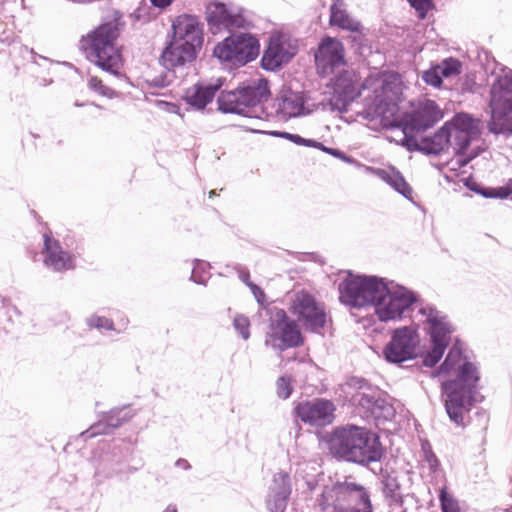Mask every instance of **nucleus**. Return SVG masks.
<instances>
[{
    "label": "nucleus",
    "mask_w": 512,
    "mask_h": 512,
    "mask_svg": "<svg viewBox=\"0 0 512 512\" xmlns=\"http://www.w3.org/2000/svg\"><path fill=\"white\" fill-rule=\"evenodd\" d=\"M289 311L309 333L323 336V331L328 325L333 327V319L327 312L326 304L306 289L295 293Z\"/></svg>",
    "instance_id": "8"
},
{
    "label": "nucleus",
    "mask_w": 512,
    "mask_h": 512,
    "mask_svg": "<svg viewBox=\"0 0 512 512\" xmlns=\"http://www.w3.org/2000/svg\"><path fill=\"white\" fill-rule=\"evenodd\" d=\"M351 476L344 481H336L332 484L335 500L332 503H349L355 501L357 505H365L366 508L374 507L368 489L357 482L349 481Z\"/></svg>",
    "instance_id": "22"
},
{
    "label": "nucleus",
    "mask_w": 512,
    "mask_h": 512,
    "mask_svg": "<svg viewBox=\"0 0 512 512\" xmlns=\"http://www.w3.org/2000/svg\"><path fill=\"white\" fill-rule=\"evenodd\" d=\"M128 419V406L114 407L108 412L101 414L98 421L93 423L88 429L79 435L84 441L94 438L98 435L109 434L114 429L120 427Z\"/></svg>",
    "instance_id": "23"
},
{
    "label": "nucleus",
    "mask_w": 512,
    "mask_h": 512,
    "mask_svg": "<svg viewBox=\"0 0 512 512\" xmlns=\"http://www.w3.org/2000/svg\"><path fill=\"white\" fill-rule=\"evenodd\" d=\"M438 70L444 79L459 76L463 70V63L454 56H449L437 63Z\"/></svg>",
    "instance_id": "38"
},
{
    "label": "nucleus",
    "mask_w": 512,
    "mask_h": 512,
    "mask_svg": "<svg viewBox=\"0 0 512 512\" xmlns=\"http://www.w3.org/2000/svg\"><path fill=\"white\" fill-rule=\"evenodd\" d=\"M224 86H228V80L226 77H217L206 80V88L213 99H215L217 93L219 94L220 91L224 90Z\"/></svg>",
    "instance_id": "60"
},
{
    "label": "nucleus",
    "mask_w": 512,
    "mask_h": 512,
    "mask_svg": "<svg viewBox=\"0 0 512 512\" xmlns=\"http://www.w3.org/2000/svg\"><path fill=\"white\" fill-rule=\"evenodd\" d=\"M365 287L362 309L374 308L380 322L402 321L424 302L417 291L378 275L367 274Z\"/></svg>",
    "instance_id": "4"
},
{
    "label": "nucleus",
    "mask_w": 512,
    "mask_h": 512,
    "mask_svg": "<svg viewBox=\"0 0 512 512\" xmlns=\"http://www.w3.org/2000/svg\"><path fill=\"white\" fill-rule=\"evenodd\" d=\"M336 405L331 399L314 397L302 401H294L292 418L297 434L301 431L300 423L316 428H324L335 420Z\"/></svg>",
    "instance_id": "13"
},
{
    "label": "nucleus",
    "mask_w": 512,
    "mask_h": 512,
    "mask_svg": "<svg viewBox=\"0 0 512 512\" xmlns=\"http://www.w3.org/2000/svg\"><path fill=\"white\" fill-rule=\"evenodd\" d=\"M160 13L161 12L158 8H154L151 3L150 6H148L144 1H142L134 12L130 13V18H134L142 23H148L156 19Z\"/></svg>",
    "instance_id": "43"
},
{
    "label": "nucleus",
    "mask_w": 512,
    "mask_h": 512,
    "mask_svg": "<svg viewBox=\"0 0 512 512\" xmlns=\"http://www.w3.org/2000/svg\"><path fill=\"white\" fill-rule=\"evenodd\" d=\"M415 133H407L404 134L403 138L397 142L398 145L404 147L408 152H418L422 154L423 145H421V140L418 141Z\"/></svg>",
    "instance_id": "56"
},
{
    "label": "nucleus",
    "mask_w": 512,
    "mask_h": 512,
    "mask_svg": "<svg viewBox=\"0 0 512 512\" xmlns=\"http://www.w3.org/2000/svg\"><path fill=\"white\" fill-rule=\"evenodd\" d=\"M128 468V464L125 461L123 456H119L116 452L112 454H106L99 466L95 471V477L98 481H102V478H113L115 476H120L125 473Z\"/></svg>",
    "instance_id": "31"
},
{
    "label": "nucleus",
    "mask_w": 512,
    "mask_h": 512,
    "mask_svg": "<svg viewBox=\"0 0 512 512\" xmlns=\"http://www.w3.org/2000/svg\"><path fill=\"white\" fill-rule=\"evenodd\" d=\"M309 100L310 96L307 91H294L290 85L284 83L275 97V101L277 102L275 114L281 116L286 121L292 118L306 116L310 113L305 108Z\"/></svg>",
    "instance_id": "19"
},
{
    "label": "nucleus",
    "mask_w": 512,
    "mask_h": 512,
    "mask_svg": "<svg viewBox=\"0 0 512 512\" xmlns=\"http://www.w3.org/2000/svg\"><path fill=\"white\" fill-rule=\"evenodd\" d=\"M210 264L204 260L194 259L190 281L197 285L206 286L209 279Z\"/></svg>",
    "instance_id": "40"
},
{
    "label": "nucleus",
    "mask_w": 512,
    "mask_h": 512,
    "mask_svg": "<svg viewBox=\"0 0 512 512\" xmlns=\"http://www.w3.org/2000/svg\"><path fill=\"white\" fill-rule=\"evenodd\" d=\"M386 74L387 79L364 99V109L358 116L370 122L379 119L383 129L393 131L389 126L398 124L394 115L400 112L399 105L404 100L402 77L397 71H387Z\"/></svg>",
    "instance_id": "6"
},
{
    "label": "nucleus",
    "mask_w": 512,
    "mask_h": 512,
    "mask_svg": "<svg viewBox=\"0 0 512 512\" xmlns=\"http://www.w3.org/2000/svg\"><path fill=\"white\" fill-rule=\"evenodd\" d=\"M410 7L413 8L420 20L427 17L428 12L435 7L433 0H407Z\"/></svg>",
    "instance_id": "53"
},
{
    "label": "nucleus",
    "mask_w": 512,
    "mask_h": 512,
    "mask_svg": "<svg viewBox=\"0 0 512 512\" xmlns=\"http://www.w3.org/2000/svg\"><path fill=\"white\" fill-rule=\"evenodd\" d=\"M242 99L243 95L238 89V85L232 89L222 90L216 99L217 110L222 114H235L247 117V109H245Z\"/></svg>",
    "instance_id": "29"
},
{
    "label": "nucleus",
    "mask_w": 512,
    "mask_h": 512,
    "mask_svg": "<svg viewBox=\"0 0 512 512\" xmlns=\"http://www.w3.org/2000/svg\"><path fill=\"white\" fill-rule=\"evenodd\" d=\"M335 500L334 491L332 490V485H324L322 492L318 496L316 502L321 511H326L330 506L332 507V502Z\"/></svg>",
    "instance_id": "58"
},
{
    "label": "nucleus",
    "mask_w": 512,
    "mask_h": 512,
    "mask_svg": "<svg viewBox=\"0 0 512 512\" xmlns=\"http://www.w3.org/2000/svg\"><path fill=\"white\" fill-rule=\"evenodd\" d=\"M421 453L423 460L428 464L430 472L437 473L441 469V462L428 439L421 440Z\"/></svg>",
    "instance_id": "41"
},
{
    "label": "nucleus",
    "mask_w": 512,
    "mask_h": 512,
    "mask_svg": "<svg viewBox=\"0 0 512 512\" xmlns=\"http://www.w3.org/2000/svg\"><path fill=\"white\" fill-rule=\"evenodd\" d=\"M361 23L353 18L346 8L344 0H333L329 8V26L348 31L349 26Z\"/></svg>",
    "instance_id": "32"
},
{
    "label": "nucleus",
    "mask_w": 512,
    "mask_h": 512,
    "mask_svg": "<svg viewBox=\"0 0 512 512\" xmlns=\"http://www.w3.org/2000/svg\"><path fill=\"white\" fill-rule=\"evenodd\" d=\"M448 359L444 358V360L433 370L430 371L431 378H439V380L449 379L450 373V363Z\"/></svg>",
    "instance_id": "63"
},
{
    "label": "nucleus",
    "mask_w": 512,
    "mask_h": 512,
    "mask_svg": "<svg viewBox=\"0 0 512 512\" xmlns=\"http://www.w3.org/2000/svg\"><path fill=\"white\" fill-rule=\"evenodd\" d=\"M248 288L253 294L259 308L265 311L267 315H269L271 313L270 310H272L274 306H271L270 302L268 301V296L265 290L255 282H250L248 284Z\"/></svg>",
    "instance_id": "48"
},
{
    "label": "nucleus",
    "mask_w": 512,
    "mask_h": 512,
    "mask_svg": "<svg viewBox=\"0 0 512 512\" xmlns=\"http://www.w3.org/2000/svg\"><path fill=\"white\" fill-rule=\"evenodd\" d=\"M438 497L441 512H461L458 500L448 492L446 487L440 489Z\"/></svg>",
    "instance_id": "46"
},
{
    "label": "nucleus",
    "mask_w": 512,
    "mask_h": 512,
    "mask_svg": "<svg viewBox=\"0 0 512 512\" xmlns=\"http://www.w3.org/2000/svg\"><path fill=\"white\" fill-rule=\"evenodd\" d=\"M376 392H358L356 395L351 397V404L356 407L359 411L362 419L366 421H373L376 428L385 425L388 422H392L396 418V409L392 403L387 401L390 395L385 396Z\"/></svg>",
    "instance_id": "15"
},
{
    "label": "nucleus",
    "mask_w": 512,
    "mask_h": 512,
    "mask_svg": "<svg viewBox=\"0 0 512 512\" xmlns=\"http://www.w3.org/2000/svg\"><path fill=\"white\" fill-rule=\"evenodd\" d=\"M346 388L353 389L356 391L365 389L369 392H377V393L383 394L385 396H388V393L386 391L381 390L378 386L373 385L368 379H366L365 377H361V376H349L346 379V381L343 385V388H342L344 393H348Z\"/></svg>",
    "instance_id": "37"
},
{
    "label": "nucleus",
    "mask_w": 512,
    "mask_h": 512,
    "mask_svg": "<svg viewBox=\"0 0 512 512\" xmlns=\"http://www.w3.org/2000/svg\"><path fill=\"white\" fill-rule=\"evenodd\" d=\"M204 24L195 14L183 12L171 20L159 62L167 71L196 61L204 44Z\"/></svg>",
    "instance_id": "5"
},
{
    "label": "nucleus",
    "mask_w": 512,
    "mask_h": 512,
    "mask_svg": "<svg viewBox=\"0 0 512 512\" xmlns=\"http://www.w3.org/2000/svg\"><path fill=\"white\" fill-rule=\"evenodd\" d=\"M124 28L123 13L111 9L102 17L99 25L80 40L86 59L102 71L116 77L123 76V45H118L117 41Z\"/></svg>",
    "instance_id": "3"
},
{
    "label": "nucleus",
    "mask_w": 512,
    "mask_h": 512,
    "mask_svg": "<svg viewBox=\"0 0 512 512\" xmlns=\"http://www.w3.org/2000/svg\"><path fill=\"white\" fill-rule=\"evenodd\" d=\"M317 73L325 77L329 71L347 66L345 46L343 40L325 34L317 44V51L313 54Z\"/></svg>",
    "instance_id": "16"
},
{
    "label": "nucleus",
    "mask_w": 512,
    "mask_h": 512,
    "mask_svg": "<svg viewBox=\"0 0 512 512\" xmlns=\"http://www.w3.org/2000/svg\"><path fill=\"white\" fill-rule=\"evenodd\" d=\"M378 474L380 476L381 492L384 498L401 490V483L396 475L397 473L395 469L391 468L389 471L388 469L381 467Z\"/></svg>",
    "instance_id": "34"
},
{
    "label": "nucleus",
    "mask_w": 512,
    "mask_h": 512,
    "mask_svg": "<svg viewBox=\"0 0 512 512\" xmlns=\"http://www.w3.org/2000/svg\"><path fill=\"white\" fill-rule=\"evenodd\" d=\"M447 350L448 352L445 358L448 359L449 361L461 360L469 357L464 350L463 341L458 336L454 337L452 346H449Z\"/></svg>",
    "instance_id": "52"
},
{
    "label": "nucleus",
    "mask_w": 512,
    "mask_h": 512,
    "mask_svg": "<svg viewBox=\"0 0 512 512\" xmlns=\"http://www.w3.org/2000/svg\"><path fill=\"white\" fill-rule=\"evenodd\" d=\"M272 482L274 494L272 500H266L267 509L269 512H285L292 493L290 474L285 470H280L274 474Z\"/></svg>",
    "instance_id": "25"
},
{
    "label": "nucleus",
    "mask_w": 512,
    "mask_h": 512,
    "mask_svg": "<svg viewBox=\"0 0 512 512\" xmlns=\"http://www.w3.org/2000/svg\"><path fill=\"white\" fill-rule=\"evenodd\" d=\"M315 436L337 461L369 467L387 454L378 432L354 423L334 426L331 431L316 430Z\"/></svg>",
    "instance_id": "1"
},
{
    "label": "nucleus",
    "mask_w": 512,
    "mask_h": 512,
    "mask_svg": "<svg viewBox=\"0 0 512 512\" xmlns=\"http://www.w3.org/2000/svg\"><path fill=\"white\" fill-rule=\"evenodd\" d=\"M337 92L340 93L339 96H342L350 101V103H353L361 96L362 89L360 88L358 81H356L348 87H344L343 89L338 90Z\"/></svg>",
    "instance_id": "61"
},
{
    "label": "nucleus",
    "mask_w": 512,
    "mask_h": 512,
    "mask_svg": "<svg viewBox=\"0 0 512 512\" xmlns=\"http://www.w3.org/2000/svg\"><path fill=\"white\" fill-rule=\"evenodd\" d=\"M489 90V108L498 120L512 114V69L502 65Z\"/></svg>",
    "instance_id": "18"
},
{
    "label": "nucleus",
    "mask_w": 512,
    "mask_h": 512,
    "mask_svg": "<svg viewBox=\"0 0 512 512\" xmlns=\"http://www.w3.org/2000/svg\"><path fill=\"white\" fill-rule=\"evenodd\" d=\"M269 331L266 333L265 345L274 350L284 352L291 348H299L305 342L297 321L290 318L285 309L274 306L270 310Z\"/></svg>",
    "instance_id": "9"
},
{
    "label": "nucleus",
    "mask_w": 512,
    "mask_h": 512,
    "mask_svg": "<svg viewBox=\"0 0 512 512\" xmlns=\"http://www.w3.org/2000/svg\"><path fill=\"white\" fill-rule=\"evenodd\" d=\"M335 500L334 491L332 490V485H324L322 492L318 496L316 502L321 511H326L330 506L332 507V502Z\"/></svg>",
    "instance_id": "57"
},
{
    "label": "nucleus",
    "mask_w": 512,
    "mask_h": 512,
    "mask_svg": "<svg viewBox=\"0 0 512 512\" xmlns=\"http://www.w3.org/2000/svg\"><path fill=\"white\" fill-rule=\"evenodd\" d=\"M430 344V350L425 352L421 348V355H419V358H421L422 366L427 368H434L436 367L440 361L442 360L443 356L445 355V352L448 349V344L444 343H429Z\"/></svg>",
    "instance_id": "35"
},
{
    "label": "nucleus",
    "mask_w": 512,
    "mask_h": 512,
    "mask_svg": "<svg viewBox=\"0 0 512 512\" xmlns=\"http://www.w3.org/2000/svg\"><path fill=\"white\" fill-rule=\"evenodd\" d=\"M422 154L428 157H438L447 152L451 147L449 132L440 126L430 135L421 137Z\"/></svg>",
    "instance_id": "30"
},
{
    "label": "nucleus",
    "mask_w": 512,
    "mask_h": 512,
    "mask_svg": "<svg viewBox=\"0 0 512 512\" xmlns=\"http://www.w3.org/2000/svg\"><path fill=\"white\" fill-rule=\"evenodd\" d=\"M485 147L483 146H474L469 152L467 150L463 153H460L458 155H454L456 157V163L459 168L466 167L470 162H472L474 159L482 155L485 151Z\"/></svg>",
    "instance_id": "50"
},
{
    "label": "nucleus",
    "mask_w": 512,
    "mask_h": 512,
    "mask_svg": "<svg viewBox=\"0 0 512 512\" xmlns=\"http://www.w3.org/2000/svg\"><path fill=\"white\" fill-rule=\"evenodd\" d=\"M44 240V263L47 267L56 272L66 271L73 268L72 258L64 251L58 240L49 234L43 235Z\"/></svg>",
    "instance_id": "26"
},
{
    "label": "nucleus",
    "mask_w": 512,
    "mask_h": 512,
    "mask_svg": "<svg viewBox=\"0 0 512 512\" xmlns=\"http://www.w3.org/2000/svg\"><path fill=\"white\" fill-rule=\"evenodd\" d=\"M476 76L473 73H466L464 76L460 79V88L459 93L465 94V93H475L476 92Z\"/></svg>",
    "instance_id": "59"
},
{
    "label": "nucleus",
    "mask_w": 512,
    "mask_h": 512,
    "mask_svg": "<svg viewBox=\"0 0 512 512\" xmlns=\"http://www.w3.org/2000/svg\"><path fill=\"white\" fill-rule=\"evenodd\" d=\"M348 34L343 37L346 41L348 49L353 55L360 60H367L373 53L372 40L369 38L370 29L365 27L363 23L349 26Z\"/></svg>",
    "instance_id": "24"
},
{
    "label": "nucleus",
    "mask_w": 512,
    "mask_h": 512,
    "mask_svg": "<svg viewBox=\"0 0 512 512\" xmlns=\"http://www.w3.org/2000/svg\"><path fill=\"white\" fill-rule=\"evenodd\" d=\"M442 126L446 132H449L450 138L453 134L482 133L481 120L466 111L456 112L452 118L445 121Z\"/></svg>",
    "instance_id": "27"
},
{
    "label": "nucleus",
    "mask_w": 512,
    "mask_h": 512,
    "mask_svg": "<svg viewBox=\"0 0 512 512\" xmlns=\"http://www.w3.org/2000/svg\"><path fill=\"white\" fill-rule=\"evenodd\" d=\"M338 284L339 302L349 308L362 309L367 274L346 270Z\"/></svg>",
    "instance_id": "20"
},
{
    "label": "nucleus",
    "mask_w": 512,
    "mask_h": 512,
    "mask_svg": "<svg viewBox=\"0 0 512 512\" xmlns=\"http://www.w3.org/2000/svg\"><path fill=\"white\" fill-rule=\"evenodd\" d=\"M154 103L158 108L162 109L163 111L170 114H176L181 118H184V113L181 112V105L179 103L161 99H156Z\"/></svg>",
    "instance_id": "62"
},
{
    "label": "nucleus",
    "mask_w": 512,
    "mask_h": 512,
    "mask_svg": "<svg viewBox=\"0 0 512 512\" xmlns=\"http://www.w3.org/2000/svg\"><path fill=\"white\" fill-rule=\"evenodd\" d=\"M390 171L393 173V176L390 180L389 186L398 194L403 196L406 200L413 203L416 207L421 208L424 211V208L416 203L413 200V188L412 186L406 181L403 174L400 172L398 168H396L393 165H390Z\"/></svg>",
    "instance_id": "33"
},
{
    "label": "nucleus",
    "mask_w": 512,
    "mask_h": 512,
    "mask_svg": "<svg viewBox=\"0 0 512 512\" xmlns=\"http://www.w3.org/2000/svg\"><path fill=\"white\" fill-rule=\"evenodd\" d=\"M482 133L475 134H454V155H458L460 153L468 150L473 141L480 139Z\"/></svg>",
    "instance_id": "49"
},
{
    "label": "nucleus",
    "mask_w": 512,
    "mask_h": 512,
    "mask_svg": "<svg viewBox=\"0 0 512 512\" xmlns=\"http://www.w3.org/2000/svg\"><path fill=\"white\" fill-rule=\"evenodd\" d=\"M260 54V40L250 32L232 31L212 50L215 57L223 66L238 69L257 59Z\"/></svg>",
    "instance_id": "7"
},
{
    "label": "nucleus",
    "mask_w": 512,
    "mask_h": 512,
    "mask_svg": "<svg viewBox=\"0 0 512 512\" xmlns=\"http://www.w3.org/2000/svg\"><path fill=\"white\" fill-rule=\"evenodd\" d=\"M238 89L243 95V105L247 111L264 104L271 96L270 80L261 75L256 80L245 79L238 83Z\"/></svg>",
    "instance_id": "21"
},
{
    "label": "nucleus",
    "mask_w": 512,
    "mask_h": 512,
    "mask_svg": "<svg viewBox=\"0 0 512 512\" xmlns=\"http://www.w3.org/2000/svg\"><path fill=\"white\" fill-rule=\"evenodd\" d=\"M410 111L401 112L402 119L398 124L390 125V129H397L407 133H423L433 128L444 116V111L435 100L426 98L423 101L414 99L408 102Z\"/></svg>",
    "instance_id": "10"
},
{
    "label": "nucleus",
    "mask_w": 512,
    "mask_h": 512,
    "mask_svg": "<svg viewBox=\"0 0 512 512\" xmlns=\"http://www.w3.org/2000/svg\"><path fill=\"white\" fill-rule=\"evenodd\" d=\"M180 99L188 106L187 111H204L214 100L206 88L205 80H198L191 87L184 89Z\"/></svg>",
    "instance_id": "28"
},
{
    "label": "nucleus",
    "mask_w": 512,
    "mask_h": 512,
    "mask_svg": "<svg viewBox=\"0 0 512 512\" xmlns=\"http://www.w3.org/2000/svg\"><path fill=\"white\" fill-rule=\"evenodd\" d=\"M245 8L238 7L233 9L232 3L213 0L205 7V20L209 31L215 35L222 31L231 33L232 31L254 28L252 20L245 15Z\"/></svg>",
    "instance_id": "12"
},
{
    "label": "nucleus",
    "mask_w": 512,
    "mask_h": 512,
    "mask_svg": "<svg viewBox=\"0 0 512 512\" xmlns=\"http://www.w3.org/2000/svg\"><path fill=\"white\" fill-rule=\"evenodd\" d=\"M298 51V41L290 34L273 33L264 46L260 67L266 72H279L293 60Z\"/></svg>",
    "instance_id": "14"
},
{
    "label": "nucleus",
    "mask_w": 512,
    "mask_h": 512,
    "mask_svg": "<svg viewBox=\"0 0 512 512\" xmlns=\"http://www.w3.org/2000/svg\"><path fill=\"white\" fill-rule=\"evenodd\" d=\"M418 330L417 325L394 329L390 340L382 348L383 359L389 364L402 366L404 362L419 358L421 345Z\"/></svg>",
    "instance_id": "11"
},
{
    "label": "nucleus",
    "mask_w": 512,
    "mask_h": 512,
    "mask_svg": "<svg viewBox=\"0 0 512 512\" xmlns=\"http://www.w3.org/2000/svg\"><path fill=\"white\" fill-rule=\"evenodd\" d=\"M359 74L353 75L348 70L339 71L333 79L330 80L328 87L333 91H338L343 89L344 87H348L354 82L358 81Z\"/></svg>",
    "instance_id": "45"
},
{
    "label": "nucleus",
    "mask_w": 512,
    "mask_h": 512,
    "mask_svg": "<svg viewBox=\"0 0 512 512\" xmlns=\"http://www.w3.org/2000/svg\"><path fill=\"white\" fill-rule=\"evenodd\" d=\"M295 379L290 374H283L276 380V393L278 398L287 400L294 392Z\"/></svg>",
    "instance_id": "44"
},
{
    "label": "nucleus",
    "mask_w": 512,
    "mask_h": 512,
    "mask_svg": "<svg viewBox=\"0 0 512 512\" xmlns=\"http://www.w3.org/2000/svg\"><path fill=\"white\" fill-rule=\"evenodd\" d=\"M232 326L244 341H247L251 337V322L249 317L245 314L237 313L233 318Z\"/></svg>",
    "instance_id": "47"
},
{
    "label": "nucleus",
    "mask_w": 512,
    "mask_h": 512,
    "mask_svg": "<svg viewBox=\"0 0 512 512\" xmlns=\"http://www.w3.org/2000/svg\"><path fill=\"white\" fill-rule=\"evenodd\" d=\"M450 363L449 379L440 381V399L449 420L456 426L465 427L464 415L484 400L479 386L480 367L469 357Z\"/></svg>",
    "instance_id": "2"
},
{
    "label": "nucleus",
    "mask_w": 512,
    "mask_h": 512,
    "mask_svg": "<svg viewBox=\"0 0 512 512\" xmlns=\"http://www.w3.org/2000/svg\"><path fill=\"white\" fill-rule=\"evenodd\" d=\"M89 88L103 96H107L109 98L112 97L114 91L103 85L102 80L96 76H92L88 82Z\"/></svg>",
    "instance_id": "64"
},
{
    "label": "nucleus",
    "mask_w": 512,
    "mask_h": 512,
    "mask_svg": "<svg viewBox=\"0 0 512 512\" xmlns=\"http://www.w3.org/2000/svg\"><path fill=\"white\" fill-rule=\"evenodd\" d=\"M86 324L89 328L98 330H114V323L111 319L96 314L88 317L86 319Z\"/></svg>",
    "instance_id": "54"
},
{
    "label": "nucleus",
    "mask_w": 512,
    "mask_h": 512,
    "mask_svg": "<svg viewBox=\"0 0 512 512\" xmlns=\"http://www.w3.org/2000/svg\"><path fill=\"white\" fill-rule=\"evenodd\" d=\"M340 93L333 91L332 98L329 100V108L332 112H339L341 114L347 113L352 103L346 98L339 96Z\"/></svg>",
    "instance_id": "55"
},
{
    "label": "nucleus",
    "mask_w": 512,
    "mask_h": 512,
    "mask_svg": "<svg viewBox=\"0 0 512 512\" xmlns=\"http://www.w3.org/2000/svg\"><path fill=\"white\" fill-rule=\"evenodd\" d=\"M415 306L419 307L418 313L425 317L424 331L429 336V343L439 342L449 346L456 328L448 320V316L439 311L434 304H425V301Z\"/></svg>",
    "instance_id": "17"
},
{
    "label": "nucleus",
    "mask_w": 512,
    "mask_h": 512,
    "mask_svg": "<svg viewBox=\"0 0 512 512\" xmlns=\"http://www.w3.org/2000/svg\"><path fill=\"white\" fill-rule=\"evenodd\" d=\"M387 71L388 70L380 71L373 68V71H370V73L360 83H358L362 92L372 88L380 81L382 82L384 79H387Z\"/></svg>",
    "instance_id": "51"
},
{
    "label": "nucleus",
    "mask_w": 512,
    "mask_h": 512,
    "mask_svg": "<svg viewBox=\"0 0 512 512\" xmlns=\"http://www.w3.org/2000/svg\"><path fill=\"white\" fill-rule=\"evenodd\" d=\"M487 129L489 133L495 136L512 137V114H507L503 119L498 120L491 113L490 120L487 122Z\"/></svg>",
    "instance_id": "36"
},
{
    "label": "nucleus",
    "mask_w": 512,
    "mask_h": 512,
    "mask_svg": "<svg viewBox=\"0 0 512 512\" xmlns=\"http://www.w3.org/2000/svg\"><path fill=\"white\" fill-rule=\"evenodd\" d=\"M441 74L437 62H431L430 67L422 72L421 79L426 85L440 89L444 84V77Z\"/></svg>",
    "instance_id": "42"
},
{
    "label": "nucleus",
    "mask_w": 512,
    "mask_h": 512,
    "mask_svg": "<svg viewBox=\"0 0 512 512\" xmlns=\"http://www.w3.org/2000/svg\"><path fill=\"white\" fill-rule=\"evenodd\" d=\"M461 181L467 190L483 197L484 199H492L494 196L492 194L493 187L486 186L483 183L477 181L472 174L462 178Z\"/></svg>",
    "instance_id": "39"
}]
</instances>
